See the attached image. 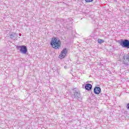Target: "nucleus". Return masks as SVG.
I'll use <instances>...</instances> for the list:
<instances>
[{
  "label": "nucleus",
  "instance_id": "9b49d317",
  "mask_svg": "<svg viewBox=\"0 0 129 129\" xmlns=\"http://www.w3.org/2000/svg\"><path fill=\"white\" fill-rule=\"evenodd\" d=\"M86 3H91L93 2V0H85Z\"/></svg>",
  "mask_w": 129,
  "mask_h": 129
},
{
  "label": "nucleus",
  "instance_id": "39448f33",
  "mask_svg": "<svg viewBox=\"0 0 129 129\" xmlns=\"http://www.w3.org/2000/svg\"><path fill=\"white\" fill-rule=\"evenodd\" d=\"M74 99H79L81 97L80 92L79 91L74 90Z\"/></svg>",
  "mask_w": 129,
  "mask_h": 129
},
{
  "label": "nucleus",
  "instance_id": "7ed1b4c3",
  "mask_svg": "<svg viewBox=\"0 0 129 129\" xmlns=\"http://www.w3.org/2000/svg\"><path fill=\"white\" fill-rule=\"evenodd\" d=\"M17 48L22 54H27V52H28L27 46L25 45L17 46Z\"/></svg>",
  "mask_w": 129,
  "mask_h": 129
},
{
  "label": "nucleus",
  "instance_id": "9d476101",
  "mask_svg": "<svg viewBox=\"0 0 129 129\" xmlns=\"http://www.w3.org/2000/svg\"><path fill=\"white\" fill-rule=\"evenodd\" d=\"M98 43L99 44H102V43H104V40L103 39H98Z\"/></svg>",
  "mask_w": 129,
  "mask_h": 129
},
{
  "label": "nucleus",
  "instance_id": "f257e3e1",
  "mask_svg": "<svg viewBox=\"0 0 129 129\" xmlns=\"http://www.w3.org/2000/svg\"><path fill=\"white\" fill-rule=\"evenodd\" d=\"M50 45L53 49L56 50L61 48V41L57 37H53L51 39Z\"/></svg>",
  "mask_w": 129,
  "mask_h": 129
},
{
  "label": "nucleus",
  "instance_id": "4468645a",
  "mask_svg": "<svg viewBox=\"0 0 129 129\" xmlns=\"http://www.w3.org/2000/svg\"><path fill=\"white\" fill-rule=\"evenodd\" d=\"M19 36H22V34L19 33Z\"/></svg>",
  "mask_w": 129,
  "mask_h": 129
},
{
  "label": "nucleus",
  "instance_id": "f03ea898",
  "mask_svg": "<svg viewBox=\"0 0 129 129\" xmlns=\"http://www.w3.org/2000/svg\"><path fill=\"white\" fill-rule=\"evenodd\" d=\"M119 44L122 48L129 49V40L128 39H120L118 41Z\"/></svg>",
  "mask_w": 129,
  "mask_h": 129
},
{
  "label": "nucleus",
  "instance_id": "0eeeda50",
  "mask_svg": "<svg viewBox=\"0 0 129 129\" xmlns=\"http://www.w3.org/2000/svg\"><path fill=\"white\" fill-rule=\"evenodd\" d=\"M95 94H99L101 92V89L99 87H95L94 89Z\"/></svg>",
  "mask_w": 129,
  "mask_h": 129
},
{
  "label": "nucleus",
  "instance_id": "423d86ee",
  "mask_svg": "<svg viewBox=\"0 0 129 129\" xmlns=\"http://www.w3.org/2000/svg\"><path fill=\"white\" fill-rule=\"evenodd\" d=\"M67 53H68L67 49L64 48L61 52L60 54L59 55V58L60 59H63V58H64L66 55H67Z\"/></svg>",
  "mask_w": 129,
  "mask_h": 129
},
{
  "label": "nucleus",
  "instance_id": "ddd939ff",
  "mask_svg": "<svg viewBox=\"0 0 129 129\" xmlns=\"http://www.w3.org/2000/svg\"><path fill=\"white\" fill-rule=\"evenodd\" d=\"M126 108L127 109H129V103H128L127 105H126Z\"/></svg>",
  "mask_w": 129,
  "mask_h": 129
},
{
  "label": "nucleus",
  "instance_id": "1a4fd4ad",
  "mask_svg": "<svg viewBox=\"0 0 129 129\" xmlns=\"http://www.w3.org/2000/svg\"><path fill=\"white\" fill-rule=\"evenodd\" d=\"M10 37L11 39H15V38H18V34L15 33H11L10 34Z\"/></svg>",
  "mask_w": 129,
  "mask_h": 129
},
{
  "label": "nucleus",
  "instance_id": "f8f14e48",
  "mask_svg": "<svg viewBox=\"0 0 129 129\" xmlns=\"http://www.w3.org/2000/svg\"><path fill=\"white\" fill-rule=\"evenodd\" d=\"M56 72H57V73H58V74H59V72H60V70L57 69V70H56Z\"/></svg>",
  "mask_w": 129,
  "mask_h": 129
},
{
  "label": "nucleus",
  "instance_id": "20e7f679",
  "mask_svg": "<svg viewBox=\"0 0 129 129\" xmlns=\"http://www.w3.org/2000/svg\"><path fill=\"white\" fill-rule=\"evenodd\" d=\"M123 58V64L126 66L129 65V53L127 54H124L122 56Z\"/></svg>",
  "mask_w": 129,
  "mask_h": 129
},
{
  "label": "nucleus",
  "instance_id": "6e6552de",
  "mask_svg": "<svg viewBox=\"0 0 129 129\" xmlns=\"http://www.w3.org/2000/svg\"><path fill=\"white\" fill-rule=\"evenodd\" d=\"M85 89H86V90H91V89H92V85L90 84H87L86 85L85 87Z\"/></svg>",
  "mask_w": 129,
  "mask_h": 129
}]
</instances>
